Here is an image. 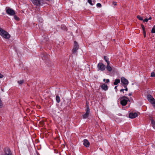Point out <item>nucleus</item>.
Listing matches in <instances>:
<instances>
[{
    "label": "nucleus",
    "instance_id": "nucleus-1",
    "mask_svg": "<svg viewBox=\"0 0 155 155\" xmlns=\"http://www.w3.org/2000/svg\"><path fill=\"white\" fill-rule=\"evenodd\" d=\"M0 35L3 38L8 39L10 37V35L5 30H4L3 29L0 30Z\"/></svg>",
    "mask_w": 155,
    "mask_h": 155
},
{
    "label": "nucleus",
    "instance_id": "nucleus-2",
    "mask_svg": "<svg viewBox=\"0 0 155 155\" xmlns=\"http://www.w3.org/2000/svg\"><path fill=\"white\" fill-rule=\"evenodd\" d=\"M120 104L123 106L126 105L128 101H130L129 98L125 96L121 97L120 98Z\"/></svg>",
    "mask_w": 155,
    "mask_h": 155
},
{
    "label": "nucleus",
    "instance_id": "nucleus-3",
    "mask_svg": "<svg viewBox=\"0 0 155 155\" xmlns=\"http://www.w3.org/2000/svg\"><path fill=\"white\" fill-rule=\"evenodd\" d=\"M34 5L38 7V9L39 10L38 7L44 4L43 0H31Z\"/></svg>",
    "mask_w": 155,
    "mask_h": 155
},
{
    "label": "nucleus",
    "instance_id": "nucleus-4",
    "mask_svg": "<svg viewBox=\"0 0 155 155\" xmlns=\"http://www.w3.org/2000/svg\"><path fill=\"white\" fill-rule=\"evenodd\" d=\"M6 13L9 15L13 16L16 14L15 11L13 9L8 7H6Z\"/></svg>",
    "mask_w": 155,
    "mask_h": 155
},
{
    "label": "nucleus",
    "instance_id": "nucleus-5",
    "mask_svg": "<svg viewBox=\"0 0 155 155\" xmlns=\"http://www.w3.org/2000/svg\"><path fill=\"white\" fill-rule=\"evenodd\" d=\"M86 113L82 115L83 118L85 119L87 118L89 116L90 113V110L88 105H87L86 109L85 110Z\"/></svg>",
    "mask_w": 155,
    "mask_h": 155
},
{
    "label": "nucleus",
    "instance_id": "nucleus-6",
    "mask_svg": "<svg viewBox=\"0 0 155 155\" xmlns=\"http://www.w3.org/2000/svg\"><path fill=\"white\" fill-rule=\"evenodd\" d=\"M79 48V46L77 42L75 41H74V47L72 50V52L73 54H75L76 53L77 50Z\"/></svg>",
    "mask_w": 155,
    "mask_h": 155
},
{
    "label": "nucleus",
    "instance_id": "nucleus-7",
    "mask_svg": "<svg viewBox=\"0 0 155 155\" xmlns=\"http://www.w3.org/2000/svg\"><path fill=\"white\" fill-rule=\"evenodd\" d=\"M129 82L128 80L125 78L122 77L121 78V84L124 86L127 85L128 84Z\"/></svg>",
    "mask_w": 155,
    "mask_h": 155
},
{
    "label": "nucleus",
    "instance_id": "nucleus-8",
    "mask_svg": "<svg viewBox=\"0 0 155 155\" xmlns=\"http://www.w3.org/2000/svg\"><path fill=\"white\" fill-rule=\"evenodd\" d=\"M97 68L99 70L103 71L105 70L106 66L103 63H100L97 65Z\"/></svg>",
    "mask_w": 155,
    "mask_h": 155
},
{
    "label": "nucleus",
    "instance_id": "nucleus-9",
    "mask_svg": "<svg viewBox=\"0 0 155 155\" xmlns=\"http://www.w3.org/2000/svg\"><path fill=\"white\" fill-rule=\"evenodd\" d=\"M147 99L151 103L155 101V99L153 97V96L150 94H148L147 95Z\"/></svg>",
    "mask_w": 155,
    "mask_h": 155
},
{
    "label": "nucleus",
    "instance_id": "nucleus-10",
    "mask_svg": "<svg viewBox=\"0 0 155 155\" xmlns=\"http://www.w3.org/2000/svg\"><path fill=\"white\" fill-rule=\"evenodd\" d=\"M137 116V114L136 113H130L129 114V117L131 118H134Z\"/></svg>",
    "mask_w": 155,
    "mask_h": 155
},
{
    "label": "nucleus",
    "instance_id": "nucleus-11",
    "mask_svg": "<svg viewBox=\"0 0 155 155\" xmlns=\"http://www.w3.org/2000/svg\"><path fill=\"white\" fill-rule=\"evenodd\" d=\"M83 144L86 147H87L89 146L90 143L87 140L84 139V140Z\"/></svg>",
    "mask_w": 155,
    "mask_h": 155
},
{
    "label": "nucleus",
    "instance_id": "nucleus-12",
    "mask_svg": "<svg viewBox=\"0 0 155 155\" xmlns=\"http://www.w3.org/2000/svg\"><path fill=\"white\" fill-rule=\"evenodd\" d=\"M42 58L43 60H47L48 58V55L47 54H43L42 55Z\"/></svg>",
    "mask_w": 155,
    "mask_h": 155
},
{
    "label": "nucleus",
    "instance_id": "nucleus-13",
    "mask_svg": "<svg viewBox=\"0 0 155 155\" xmlns=\"http://www.w3.org/2000/svg\"><path fill=\"white\" fill-rule=\"evenodd\" d=\"M101 87L102 89L105 91H106L108 89L107 85L105 84H104L102 85H101Z\"/></svg>",
    "mask_w": 155,
    "mask_h": 155
},
{
    "label": "nucleus",
    "instance_id": "nucleus-14",
    "mask_svg": "<svg viewBox=\"0 0 155 155\" xmlns=\"http://www.w3.org/2000/svg\"><path fill=\"white\" fill-rule=\"evenodd\" d=\"M6 155H12L11 151L9 148H8L5 151Z\"/></svg>",
    "mask_w": 155,
    "mask_h": 155
},
{
    "label": "nucleus",
    "instance_id": "nucleus-15",
    "mask_svg": "<svg viewBox=\"0 0 155 155\" xmlns=\"http://www.w3.org/2000/svg\"><path fill=\"white\" fill-rule=\"evenodd\" d=\"M141 27L143 30L144 37V38H145L146 36V32L145 27L143 25H141Z\"/></svg>",
    "mask_w": 155,
    "mask_h": 155
},
{
    "label": "nucleus",
    "instance_id": "nucleus-16",
    "mask_svg": "<svg viewBox=\"0 0 155 155\" xmlns=\"http://www.w3.org/2000/svg\"><path fill=\"white\" fill-rule=\"evenodd\" d=\"M106 69L109 71H112V69L111 67L110 66V64H107L106 66Z\"/></svg>",
    "mask_w": 155,
    "mask_h": 155
},
{
    "label": "nucleus",
    "instance_id": "nucleus-17",
    "mask_svg": "<svg viewBox=\"0 0 155 155\" xmlns=\"http://www.w3.org/2000/svg\"><path fill=\"white\" fill-rule=\"evenodd\" d=\"M104 60L107 63V64H110L109 58L107 56H105L104 57Z\"/></svg>",
    "mask_w": 155,
    "mask_h": 155
},
{
    "label": "nucleus",
    "instance_id": "nucleus-18",
    "mask_svg": "<svg viewBox=\"0 0 155 155\" xmlns=\"http://www.w3.org/2000/svg\"><path fill=\"white\" fill-rule=\"evenodd\" d=\"M120 82V80L119 79H116L114 82V85H117Z\"/></svg>",
    "mask_w": 155,
    "mask_h": 155
},
{
    "label": "nucleus",
    "instance_id": "nucleus-19",
    "mask_svg": "<svg viewBox=\"0 0 155 155\" xmlns=\"http://www.w3.org/2000/svg\"><path fill=\"white\" fill-rule=\"evenodd\" d=\"M56 102L57 103H58L60 102V97H59V95H56Z\"/></svg>",
    "mask_w": 155,
    "mask_h": 155
},
{
    "label": "nucleus",
    "instance_id": "nucleus-20",
    "mask_svg": "<svg viewBox=\"0 0 155 155\" xmlns=\"http://www.w3.org/2000/svg\"><path fill=\"white\" fill-rule=\"evenodd\" d=\"M61 29L65 31H67V27H66L64 25H62L61 26Z\"/></svg>",
    "mask_w": 155,
    "mask_h": 155
},
{
    "label": "nucleus",
    "instance_id": "nucleus-21",
    "mask_svg": "<svg viewBox=\"0 0 155 155\" xmlns=\"http://www.w3.org/2000/svg\"><path fill=\"white\" fill-rule=\"evenodd\" d=\"M151 124H152V127L153 128H155V121L153 119L151 120Z\"/></svg>",
    "mask_w": 155,
    "mask_h": 155
},
{
    "label": "nucleus",
    "instance_id": "nucleus-22",
    "mask_svg": "<svg viewBox=\"0 0 155 155\" xmlns=\"http://www.w3.org/2000/svg\"><path fill=\"white\" fill-rule=\"evenodd\" d=\"M88 3L91 5H93L95 4V2H94L92 3V2L91 0H87Z\"/></svg>",
    "mask_w": 155,
    "mask_h": 155
},
{
    "label": "nucleus",
    "instance_id": "nucleus-23",
    "mask_svg": "<svg viewBox=\"0 0 155 155\" xmlns=\"http://www.w3.org/2000/svg\"><path fill=\"white\" fill-rule=\"evenodd\" d=\"M24 82V81L23 80H21L18 81V83L20 85L22 84Z\"/></svg>",
    "mask_w": 155,
    "mask_h": 155
},
{
    "label": "nucleus",
    "instance_id": "nucleus-24",
    "mask_svg": "<svg viewBox=\"0 0 155 155\" xmlns=\"http://www.w3.org/2000/svg\"><path fill=\"white\" fill-rule=\"evenodd\" d=\"M151 32L153 33H155V25H154L152 28Z\"/></svg>",
    "mask_w": 155,
    "mask_h": 155
},
{
    "label": "nucleus",
    "instance_id": "nucleus-25",
    "mask_svg": "<svg viewBox=\"0 0 155 155\" xmlns=\"http://www.w3.org/2000/svg\"><path fill=\"white\" fill-rule=\"evenodd\" d=\"M137 18L140 20L141 21H143V19L142 17H141L140 16L138 15L137 16Z\"/></svg>",
    "mask_w": 155,
    "mask_h": 155
},
{
    "label": "nucleus",
    "instance_id": "nucleus-26",
    "mask_svg": "<svg viewBox=\"0 0 155 155\" xmlns=\"http://www.w3.org/2000/svg\"><path fill=\"white\" fill-rule=\"evenodd\" d=\"M14 19L17 20V21H19L20 19L16 15H14Z\"/></svg>",
    "mask_w": 155,
    "mask_h": 155
},
{
    "label": "nucleus",
    "instance_id": "nucleus-27",
    "mask_svg": "<svg viewBox=\"0 0 155 155\" xmlns=\"http://www.w3.org/2000/svg\"><path fill=\"white\" fill-rule=\"evenodd\" d=\"M150 76L151 77H155V73L154 72H151Z\"/></svg>",
    "mask_w": 155,
    "mask_h": 155
},
{
    "label": "nucleus",
    "instance_id": "nucleus-28",
    "mask_svg": "<svg viewBox=\"0 0 155 155\" xmlns=\"http://www.w3.org/2000/svg\"><path fill=\"white\" fill-rule=\"evenodd\" d=\"M127 85H125V86H123L125 88V89H124V91H127L128 90V88L127 87Z\"/></svg>",
    "mask_w": 155,
    "mask_h": 155
},
{
    "label": "nucleus",
    "instance_id": "nucleus-29",
    "mask_svg": "<svg viewBox=\"0 0 155 155\" xmlns=\"http://www.w3.org/2000/svg\"><path fill=\"white\" fill-rule=\"evenodd\" d=\"M97 6L98 7H101V5L100 3H98L97 4Z\"/></svg>",
    "mask_w": 155,
    "mask_h": 155
},
{
    "label": "nucleus",
    "instance_id": "nucleus-30",
    "mask_svg": "<svg viewBox=\"0 0 155 155\" xmlns=\"http://www.w3.org/2000/svg\"><path fill=\"white\" fill-rule=\"evenodd\" d=\"M148 18H145L144 20H143V22H148Z\"/></svg>",
    "mask_w": 155,
    "mask_h": 155
},
{
    "label": "nucleus",
    "instance_id": "nucleus-31",
    "mask_svg": "<svg viewBox=\"0 0 155 155\" xmlns=\"http://www.w3.org/2000/svg\"><path fill=\"white\" fill-rule=\"evenodd\" d=\"M113 5H114V6H116L117 5V2H113Z\"/></svg>",
    "mask_w": 155,
    "mask_h": 155
},
{
    "label": "nucleus",
    "instance_id": "nucleus-32",
    "mask_svg": "<svg viewBox=\"0 0 155 155\" xmlns=\"http://www.w3.org/2000/svg\"><path fill=\"white\" fill-rule=\"evenodd\" d=\"M151 104H152L153 106L155 107V100Z\"/></svg>",
    "mask_w": 155,
    "mask_h": 155
},
{
    "label": "nucleus",
    "instance_id": "nucleus-33",
    "mask_svg": "<svg viewBox=\"0 0 155 155\" xmlns=\"http://www.w3.org/2000/svg\"><path fill=\"white\" fill-rule=\"evenodd\" d=\"M4 77V76L0 73V78H2Z\"/></svg>",
    "mask_w": 155,
    "mask_h": 155
},
{
    "label": "nucleus",
    "instance_id": "nucleus-34",
    "mask_svg": "<svg viewBox=\"0 0 155 155\" xmlns=\"http://www.w3.org/2000/svg\"><path fill=\"white\" fill-rule=\"evenodd\" d=\"M124 89H122L120 90V92H123V93H124Z\"/></svg>",
    "mask_w": 155,
    "mask_h": 155
},
{
    "label": "nucleus",
    "instance_id": "nucleus-35",
    "mask_svg": "<svg viewBox=\"0 0 155 155\" xmlns=\"http://www.w3.org/2000/svg\"><path fill=\"white\" fill-rule=\"evenodd\" d=\"M109 79H107L106 80V83H108L109 82Z\"/></svg>",
    "mask_w": 155,
    "mask_h": 155
},
{
    "label": "nucleus",
    "instance_id": "nucleus-36",
    "mask_svg": "<svg viewBox=\"0 0 155 155\" xmlns=\"http://www.w3.org/2000/svg\"><path fill=\"white\" fill-rule=\"evenodd\" d=\"M132 95V93H129L128 94V96H131Z\"/></svg>",
    "mask_w": 155,
    "mask_h": 155
},
{
    "label": "nucleus",
    "instance_id": "nucleus-37",
    "mask_svg": "<svg viewBox=\"0 0 155 155\" xmlns=\"http://www.w3.org/2000/svg\"><path fill=\"white\" fill-rule=\"evenodd\" d=\"M151 19H152V18H151V17H149V18L148 19V20H151Z\"/></svg>",
    "mask_w": 155,
    "mask_h": 155
},
{
    "label": "nucleus",
    "instance_id": "nucleus-38",
    "mask_svg": "<svg viewBox=\"0 0 155 155\" xmlns=\"http://www.w3.org/2000/svg\"><path fill=\"white\" fill-rule=\"evenodd\" d=\"M117 86H116L115 87H114V89H116V90H117Z\"/></svg>",
    "mask_w": 155,
    "mask_h": 155
},
{
    "label": "nucleus",
    "instance_id": "nucleus-39",
    "mask_svg": "<svg viewBox=\"0 0 155 155\" xmlns=\"http://www.w3.org/2000/svg\"><path fill=\"white\" fill-rule=\"evenodd\" d=\"M105 80V79H104V80H103V81H104Z\"/></svg>",
    "mask_w": 155,
    "mask_h": 155
},
{
    "label": "nucleus",
    "instance_id": "nucleus-40",
    "mask_svg": "<svg viewBox=\"0 0 155 155\" xmlns=\"http://www.w3.org/2000/svg\"><path fill=\"white\" fill-rule=\"evenodd\" d=\"M94 0L93 1L92 3H93L94 2H94Z\"/></svg>",
    "mask_w": 155,
    "mask_h": 155
},
{
    "label": "nucleus",
    "instance_id": "nucleus-41",
    "mask_svg": "<svg viewBox=\"0 0 155 155\" xmlns=\"http://www.w3.org/2000/svg\"><path fill=\"white\" fill-rule=\"evenodd\" d=\"M2 29V28H0V30H1V29Z\"/></svg>",
    "mask_w": 155,
    "mask_h": 155
}]
</instances>
